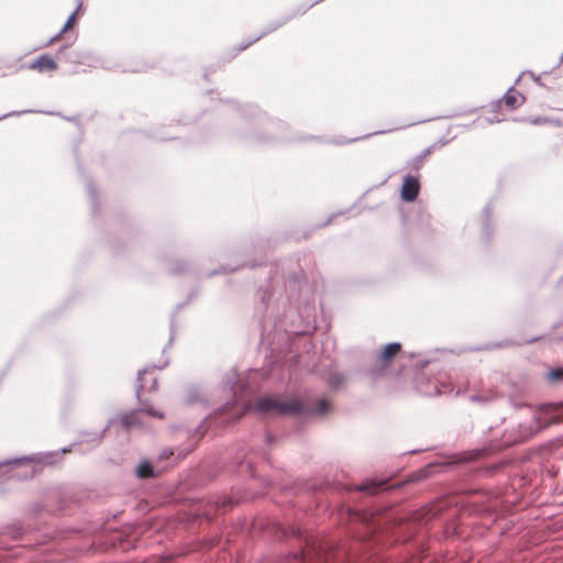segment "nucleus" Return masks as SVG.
<instances>
[{
	"instance_id": "f257e3e1",
	"label": "nucleus",
	"mask_w": 563,
	"mask_h": 563,
	"mask_svg": "<svg viewBox=\"0 0 563 563\" xmlns=\"http://www.w3.org/2000/svg\"><path fill=\"white\" fill-rule=\"evenodd\" d=\"M256 409L269 415H292L301 412L303 406L297 398L263 397L257 400Z\"/></svg>"
},
{
	"instance_id": "f03ea898",
	"label": "nucleus",
	"mask_w": 563,
	"mask_h": 563,
	"mask_svg": "<svg viewBox=\"0 0 563 563\" xmlns=\"http://www.w3.org/2000/svg\"><path fill=\"white\" fill-rule=\"evenodd\" d=\"M157 388V377L152 371H140L139 372V386H137V396L141 399L142 396L147 393L155 390Z\"/></svg>"
},
{
	"instance_id": "7ed1b4c3",
	"label": "nucleus",
	"mask_w": 563,
	"mask_h": 563,
	"mask_svg": "<svg viewBox=\"0 0 563 563\" xmlns=\"http://www.w3.org/2000/svg\"><path fill=\"white\" fill-rule=\"evenodd\" d=\"M420 191V181L418 177L407 176L401 186V199L412 202L417 199Z\"/></svg>"
},
{
	"instance_id": "20e7f679",
	"label": "nucleus",
	"mask_w": 563,
	"mask_h": 563,
	"mask_svg": "<svg viewBox=\"0 0 563 563\" xmlns=\"http://www.w3.org/2000/svg\"><path fill=\"white\" fill-rule=\"evenodd\" d=\"M526 102V97L515 88H510L500 99L499 104H504L508 110H516Z\"/></svg>"
},
{
	"instance_id": "39448f33",
	"label": "nucleus",
	"mask_w": 563,
	"mask_h": 563,
	"mask_svg": "<svg viewBox=\"0 0 563 563\" xmlns=\"http://www.w3.org/2000/svg\"><path fill=\"white\" fill-rule=\"evenodd\" d=\"M30 68L40 73L52 71L57 68V64L49 55L44 54L32 62Z\"/></svg>"
},
{
	"instance_id": "423d86ee",
	"label": "nucleus",
	"mask_w": 563,
	"mask_h": 563,
	"mask_svg": "<svg viewBox=\"0 0 563 563\" xmlns=\"http://www.w3.org/2000/svg\"><path fill=\"white\" fill-rule=\"evenodd\" d=\"M401 351L400 343H389L385 345L378 356V361L383 366H388L393 358Z\"/></svg>"
},
{
	"instance_id": "0eeeda50",
	"label": "nucleus",
	"mask_w": 563,
	"mask_h": 563,
	"mask_svg": "<svg viewBox=\"0 0 563 563\" xmlns=\"http://www.w3.org/2000/svg\"><path fill=\"white\" fill-rule=\"evenodd\" d=\"M81 8V3H79L77 10L68 18V20L66 21L64 27L62 29L60 33L54 38V40H58L60 37V34L62 33H65L67 31H69L70 29L74 27L75 23H76V15L78 13V11L80 10Z\"/></svg>"
},
{
	"instance_id": "6e6552de",
	"label": "nucleus",
	"mask_w": 563,
	"mask_h": 563,
	"mask_svg": "<svg viewBox=\"0 0 563 563\" xmlns=\"http://www.w3.org/2000/svg\"><path fill=\"white\" fill-rule=\"evenodd\" d=\"M136 474L141 478L151 477L153 475V470H152L151 464H148V463L140 464L139 467L136 468Z\"/></svg>"
},
{
	"instance_id": "1a4fd4ad",
	"label": "nucleus",
	"mask_w": 563,
	"mask_h": 563,
	"mask_svg": "<svg viewBox=\"0 0 563 563\" xmlns=\"http://www.w3.org/2000/svg\"><path fill=\"white\" fill-rule=\"evenodd\" d=\"M384 482L376 483V482H367L358 487L360 490L368 492L369 494H375L378 492V489L384 485Z\"/></svg>"
},
{
	"instance_id": "9d476101",
	"label": "nucleus",
	"mask_w": 563,
	"mask_h": 563,
	"mask_svg": "<svg viewBox=\"0 0 563 563\" xmlns=\"http://www.w3.org/2000/svg\"><path fill=\"white\" fill-rule=\"evenodd\" d=\"M563 378V368H555L548 373V380L559 382Z\"/></svg>"
},
{
	"instance_id": "9b49d317",
	"label": "nucleus",
	"mask_w": 563,
	"mask_h": 563,
	"mask_svg": "<svg viewBox=\"0 0 563 563\" xmlns=\"http://www.w3.org/2000/svg\"><path fill=\"white\" fill-rule=\"evenodd\" d=\"M330 409V402L327 399H320L317 402L316 411L319 413H325Z\"/></svg>"
},
{
	"instance_id": "f8f14e48",
	"label": "nucleus",
	"mask_w": 563,
	"mask_h": 563,
	"mask_svg": "<svg viewBox=\"0 0 563 563\" xmlns=\"http://www.w3.org/2000/svg\"><path fill=\"white\" fill-rule=\"evenodd\" d=\"M548 121H549L548 119L542 118V117H537V118H533V119H529V122L532 123V124H544Z\"/></svg>"
},
{
	"instance_id": "ddd939ff",
	"label": "nucleus",
	"mask_w": 563,
	"mask_h": 563,
	"mask_svg": "<svg viewBox=\"0 0 563 563\" xmlns=\"http://www.w3.org/2000/svg\"><path fill=\"white\" fill-rule=\"evenodd\" d=\"M147 412L154 417L163 418L164 416L157 411H154L153 409H148Z\"/></svg>"
},
{
	"instance_id": "4468645a",
	"label": "nucleus",
	"mask_w": 563,
	"mask_h": 563,
	"mask_svg": "<svg viewBox=\"0 0 563 563\" xmlns=\"http://www.w3.org/2000/svg\"><path fill=\"white\" fill-rule=\"evenodd\" d=\"M124 423H125L126 427H130L132 424L131 417H126L124 419Z\"/></svg>"
}]
</instances>
